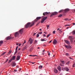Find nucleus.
<instances>
[{"label": "nucleus", "instance_id": "1", "mask_svg": "<svg viewBox=\"0 0 75 75\" xmlns=\"http://www.w3.org/2000/svg\"><path fill=\"white\" fill-rule=\"evenodd\" d=\"M23 29H21L18 32H16L15 33V37L16 38L18 37L19 35V33L21 34H23Z\"/></svg>", "mask_w": 75, "mask_h": 75}, {"label": "nucleus", "instance_id": "2", "mask_svg": "<svg viewBox=\"0 0 75 75\" xmlns=\"http://www.w3.org/2000/svg\"><path fill=\"white\" fill-rule=\"evenodd\" d=\"M41 18V17H37L36 18V19L35 20V23H36V22H37V21H38L39 20H40Z\"/></svg>", "mask_w": 75, "mask_h": 75}, {"label": "nucleus", "instance_id": "3", "mask_svg": "<svg viewBox=\"0 0 75 75\" xmlns=\"http://www.w3.org/2000/svg\"><path fill=\"white\" fill-rule=\"evenodd\" d=\"M31 24V23L29 22L27 23V24H26L25 26V28H27Z\"/></svg>", "mask_w": 75, "mask_h": 75}, {"label": "nucleus", "instance_id": "4", "mask_svg": "<svg viewBox=\"0 0 75 75\" xmlns=\"http://www.w3.org/2000/svg\"><path fill=\"white\" fill-rule=\"evenodd\" d=\"M47 18V17H44V18H43L42 19V20L41 21V23H44V21H45V20H46Z\"/></svg>", "mask_w": 75, "mask_h": 75}, {"label": "nucleus", "instance_id": "5", "mask_svg": "<svg viewBox=\"0 0 75 75\" xmlns=\"http://www.w3.org/2000/svg\"><path fill=\"white\" fill-rule=\"evenodd\" d=\"M13 38H12L11 36H9L6 37L5 39V40H10V39H13Z\"/></svg>", "mask_w": 75, "mask_h": 75}, {"label": "nucleus", "instance_id": "6", "mask_svg": "<svg viewBox=\"0 0 75 75\" xmlns=\"http://www.w3.org/2000/svg\"><path fill=\"white\" fill-rule=\"evenodd\" d=\"M30 41V44H31L33 42V40L31 39V38H30L28 41L29 42Z\"/></svg>", "mask_w": 75, "mask_h": 75}, {"label": "nucleus", "instance_id": "7", "mask_svg": "<svg viewBox=\"0 0 75 75\" xmlns=\"http://www.w3.org/2000/svg\"><path fill=\"white\" fill-rule=\"evenodd\" d=\"M64 46L67 49H69V48H71V46L70 45L67 46L65 45H64Z\"/></svg>", "mask_w": 75, "mask_h": 75}, {"label": "nucleus", "instance_id": "8", "mask_svg": "<svg viewBox=\"0 0 75 75\" xmlns=\"http://www.w3.org/2000/svg\"><path fill=\"white\" fill-rule=\"evenodd\" d=\"M57 43V41L56 39H54L53 42V44L54 45H56Z\"/></svg>", "mask_w": 75, "mask_h": 75}, {"label": "nucleus", "instance_id": "9", "mask_svg": "<svg viewBox=\"0 0 75 75\" xmlns=\"http://www.w3.org/2000/svg\"><path fill=\"white\" fill-rule=\"evenodd\" d=\"M57 14V12H53L52 13V14L51 15L50 17H51L53 16H54V15H56Z\"/></svg>", "mask_w": 75, "mask_h": 75}, {"label": "nucleus", "instance_id": "10", "mask_svg": "<svg viewBox=\"0 0 75 75\" xmlns=\"http://www.w3.org/2000/svg\"><path fill=\"white\" fill-rule=\"evenodd\" d=\"M64 69L65 70H66V71H68L69 70V69H68V67H66V68H64L63 69Z\"/></svg>", "mask_w": 75, "mask_h": 75}, {"label": "nucleus", "instance_id": "11", "mask_svg": "<svg viewBox=\"0 0 75 75\" xmlns=\"http://www.w3.org/2000/svg\"><path fill=\"white\" fill-rule=\"evenodd\" d=\"M64 41L67 44H68V45H70V42H69L68 40H65Z\"/></svg>", "mask_w": 75, "mask_h": 75}, {"label": "nucleus", "instance_id": "12", "mask_svg": "<svg viewBox=\"0 0 75 75\" xmlns=\"http://www.w3.org/2000/svg\"><path fill=\"white\" fill-rule=\"evenodd\" d=\"M11 65H12V67H15V66H16V63L14 62H12Z\"/></svg>", "mask_w": 75, "mask_h": 75}, {"label": "nucleus", "instance_id": "13", "mask_svg": "<svg viewBox=\"0 0 75 75\" xmlns=\"http://www.w3.org/2000/svg\"><path fill=\"white\" fill-rule=\"evenodd\" d=\"M20 55L17 56L16 59L17 61H18L20 59Z\"/></svg>", "mask_w": 75, "mask_h": 75}, {"label": "nucleus", "instance_id": "14", "mask_svg": "<svg viewBox=\"0 0 75 75\" xmlns=\"http://www.w3.org/2000/svg\"><path fill=\"white\" fill-rule=\"evenodd\" d=\"M35 20L33 21V22L32 23V24L30 26V27H32V26H33V25L35 23Z\"/></svg>", "mask_w": 75, "mask_h": 75}, {"label": "nucleus", "instance_id": "15", "mask_svg": "<svg viewBox=\"0 0 75 75\" xmlns=\"http://www.w3.org/2000/svg\"><path fill=\"white\" fill-rule=\"evenodd\" d=\"M15 59H16V56H13L12 58H11V60L13 61V60H15Z\"/></svg>", "mask_w": 75, "mask_h": 75}, {"label": "nucleus", "instance_id": "16", "mask_svg": "<svg viewBox=\"0 0 75 75\" xmlns=\"http://www.w3.org/2000/svg\"><path fill=\"white\" fill-rule=\"evenodd\" d=\"M57 69L59 71H61V67L59 66L57 67Z\"/></svg>", "mask_w": 75, "mask_h": 75}, {"label": "nucleus", "instance_id": "17", "mask_svg": "<svg viewBox=\"0 0 75 75\" xmlns=\"http://www.w3.org/2000/svg\"><path fill=\"white\" fill-rule=\"evenodd\" d=\"M55 73H58V70L57 69H55L54 71Z\"/></svg>", "mask_w": 75, "mask_h": 75}, {"label": "nucleus", "instance_id": "18", "mask_svg": "<svg viewBox=\"0 0 75 75\" xmlns=\"http://www.w3.org/2000/svg\"><path fill=\"white\" fill-rule=\"evenodd\" d=\"M69 40H72V36H69Z\"/></svg>", "mask_w": 75, "mask_h": 75}, {"label": "nucleus", "instance_id": "19", "mask_svg": "<svg viewBox=\"0 0 75 75\" xmlns=\"http://www.w3.org/2000/svg\"><path fill=\"white\" fill-rule=\"evenodd\" d=\"M69 9H66L65 10H64V11L65 12H67V11H69Z\"/></svg>", "mask_w": 75, "mask_h": 75}, {"label": "nucleus", "instance_id": "20", "mask_svg": "<svg viewBox=\"0 0 75 75\" xmlns=\"http://www.w3.org/2000/svg\"><path fill=\"white\" fill-rule=\"evenodd\" d=\"M43 15H44V16H45L46 15H47V12L44 13H43Z\"/></svg>", "mask_w": 75, "mask_h": 75}, {"label": "nucleus", "instance_id": "21", "mask_svg": "<svg viewBox=\"0 0 75 75\" xmlns=\"http://www.w3.org/2000/svg\"><path fill=\"white\" fill-rule=\"evenodd\" d=\"M29 56L30 57H35L36 56H37V55H29Z\"/></svg>", "mask_w": 75, "mask_h": 75}, {"label": "nucleus", "instance_id": "22", "mask_svg": "<svg viewBox=\"0 0 75 75\" xmlns=\"http://www.w3.org/2000/svg\"><path fill=\"white\" fill-rule=\"evenodd\" d=\"M3 43V40L0 41V44H2Z\"/></svg>", "mask_w": 75, "mask_h": 75}, {"label": "nucleus", "instance_id": "23", "mask_svg": "<svg viewBox=\"0 0 75 75\" xmlns=\"http://www.w3.org/2000/svg\"><path fill=\"white\" fill-rule=\"evenodd\" d=\"M72 34L73 35H74L75 34V30L72 31Z\"/></svg>", "mask_w": 75, "mask_h": 75}, {"label": "nucleus", "instance_id": "24", "mask_svg": "<svg viewBox=\"0 0 75 75\" xmlns=\"http://www.w3.org/2000/svg\"><path fill=\"white\" fill-rule=\"evenodd\" d=\"M39 68L40 69H41V68H42V66H40L39 67Z\"/></svg>", "mask_w": 75, "mask_h": 75}, {"label": "nucleus", "instance_id": "25", "mask_svg": "<svg viewBox=\"0 0 75 75\" xmlns=\"http://www.w3.org/2000/svg\"><path fill=\"white\" fill-rule=\"evenodd\" d=\"M6 52H4V53H3L1 55V56L2 55H4V54H6Z\"/></svg>", "mask_w": 75, "mask_h": 75}, {"label": "nucleus", "instance_id": "26", "mask_svg": "<svg viewBox=\"0 0 75 75\" xmlns=\"http://www.w3.org/2000/svg\"><path fill=\"white\" fill-rule=\"evenodd\" d=\"M60 62H61V63L62 64H64V61L60 60Z\"/></svg>", "mask_w": 75, "mask_h": 75}, {"label": "nucleus", "instance_id": "27", "mask_svg": "<svg viewBox=\"0 0 75 75\" xmlns=\"http://www.w3.org/2000/svg\"><path fill=\"white\" fill-rule=\"evenodd\" d=\"M41 41H46V40H45L44 39H41Z\"/></svg>", "mask_w": 75, "mask_h": 75}, {"label": "nucleus", "instance_id": "28", "mask_svg": "<svg viewBox=\"0 0 75 75\" xmlns=\"http://www.w3.org/2000/svg\"><path fill=\"white\" fill-rule=\"evenodd\" d=\"M63 11H64V10H61L60 11H59V13H61V12H62Z\"/></svg>", "mask_w": 75, "mask_h": 75}, {"label": "nucleus", "instance_id": "29", "mask_svg": "<svg viewBox=\"0 0 75 75\" xmlns=\"http://www.w3.org/2000/svg\"><path fill=\"white\" fill-rule=\"evenodd\" d=\"M70 42H71V44H72L73 43V40H72V39H71L70 40Z\"/></svg>", "mask_w": 75, "mask_h": 75}, {"label": "nucleus", "instance_id": "30", "mask_svg": "<svg viewBox=\"0 0 75 75\" xmlns=\"http://www.w3.org/2000/svg\"><path fill=\"white\" fill-rule=\"evenodd\" d=\"M12 61V60H11V59H10L8 61V63H10Z\"/></svg>", "mask_w": 75, "mask_h": 75}, {"label": "nucleus", "instance_id": "31", "mask_svg": "<svg viewBox=\"0 0 75 75\" xmlns=\"http://www.w3.org/2000/svg\"><path fill=\"white\" fill-rule=\"evenodd\" d=\"M37 43V41L36 40H35V42H34V44H36V43Z\"/></svg>", "mask_w": 75, "mask_h": 75}, {"label": "nucleus", "instance_id": "32", "mask_svg": "<svg viewBox=\"0 0 75 75\" xmlns=\"http://www.w3.org/2000/svg\"><path fill=\"white\" fill-rule=\"evenodd\" d=\"M62 14H60L59 16H58L59 17H62Z\"/></svg>", "mask_w": 75, "mask_h": 75}, {"label": "nucleus", "instance_id": "33", "mask_svg": "<svg viewBox=\"0 0 75 75\" xmlns=\"http://www.w3.org/2000/svg\"><path fill=\"white\" fill-rule=\"evenodd\" d=\"M60 66H61L62 67H63L64 66L63 64H60Z\"/></svg>", "mask_w": 75, "mask_h": 75}, {"label": "nucleus", "instance_id": "34", "mask_svg": "<svg viewBox=\"0 0 75 75\" xmlns=\"http://www.w3.org/2000/svg\"><path fill=\"white\" fill-rule=\"evenodd\" d=\"M25 42H26V40H24V42L23 44V45H24V44H25Z\"/></svg>", "mask_w": 75, "mask_h": 75}, {"label": "nucleus", "instance_id": "35", "mask_svg": "<svg viewBox=\"0 0 75 75\" xmlns=\"http://www.w3.org/2000/svg\"><path fill=\"white\" fill-rule=\"evenodd\" d=\"M39 34H37V36H36L37 38H38V37H39Z\"/></svg>", "mask_w": 75, "mask_h": 75}, {"label": "nucleus", "instance_id": "36", "mask_svg": "<svg viewBox=\"0 0 75 75\" xmlns=\"http://www.w3.org/2000/svg\"><path fill=\"white\" fill-rule=\"evenodd\" d=\"M50 35H51L50 34H48L47 35V38H48V37H49V36H50Z\"/></svg>", "mask_w": 75, "mask_h": 75}, {"label": "nucleus", "instance_id": "37", "mask_svg": "<svg viewBox=\"0 0 75 75\" xmlns=\"http://www.w3.org/2000/svg\"><path fill=\"white\" fill-rule=\"evenodd\" d=\"M66 55H67V56H68V55H69V54L68 53H66Z\"/></svg>", "mask_w": 75, "mask_h": 75}, {"label": "nucleus", "instance_id": "38", "mask_svg": "<svg viewBox=\"0 0 75 75\" xmlns=\"http://www.w3.org/2000/svg\"><path fill=\"white\" fill-rule=\"evenodd\" d=\"M42 32H39L38 33V34H42Z\"/></svg>", "mask_w": 75, "mask_h": 75}, {"label": "nucleus", "instance_id": "39", "mask_svg": "<svg viewBox=\"0 0 75 75\" xmlns=\"http://www.w3.org/2000/svg\"><path fill=\"white\" fill-rule=\"evenodd\" d=\"M49 27H50V25H47V29H48Z\"/></svg>", "mask_w": 75, "mask_h": 75}, {"label": "nucleus", "instance_id": "40", "mask_svg": "<svg viewBox=\"0 0 75 75\" xmlns=\"http://www.w3.org/2000/svg\"><path fill=\"white\" fill-rule=\"evenodd\" d=\"M70 25H65V26H66V27H67V26H70Z\"/></svg>", "mask_w": 75, "mask_h": 75}, {"label": "nucleus", "instance_id": "41", "mask_svg": "<svg viewBox=\"0 0 75 75\" xmlns=\"http://www.w3.org/2000/svg\"><path fill=\"white\" fill-rule=\"evenodd\" d=\"M69 63V61H68L67 62V63H66V64H68Z\"/></svg>", "mask_w": 75, "mask_h": 75}, {"label": "nucleus", "instance_id": "42", "mask_svg": "<svg viewBox=\"0 0 75 75\" xmlns=\"http://www.w3.org/2000/svg\"><path fill=\"white\" fill-rule=\"evenodd\" d=\"M30 63H31V64H35V62H30Z\"/></svg>", "mask_w": 75, "mask_h": 75}, {"label": "nucleus", "instance_id": "43", "mask_svg": "<svg viewBox=\"0 0 75 75\" xmlns=\"http://www.w3.org/2000/svg\"><path fill=\"white\" fill-rule=\"evenodd\" d=\"M11 52H12L10 50L8 53H9V54H11Z\"/></svg>", "mask_w": 75, "mask_h": 75}, {"label": "nucleus", "instance_id": "44", "mask_svg": "<svg viewBox=\"0 0 75 75\" xmlns=\"http://www.w3.org/2000/svg\"><path fill=\"white\" fill-rule=\"evenodd\" d=\"M53 34H55V31H54L53 32Z\"/></svg>", "mask_w": 75, "mask_h": 75}, {"label": "nucleus", "instance_id": "45", "mask_svg": "<svg viewBox=\"0 0 75 75\" xmlns=\"http://www.w3.org/2000/svg\"><path fill=\"white\" fill-rule=\"evenodd\" d=\"M75 64H74L73 65V67H75Z\"/></svg>", "mask_w": 75, "mask_h": 75}, {"label": "nucleus", "instance_id": "46", "mask_svg": "<svg viewBox=\"0 0 75 75\" xmlns=\"http://www.w3.org/2000/svg\"><path fill=\"white\" fill-rule=\"evenodd\" d=\"M51 14V13H50V12H49V13H48L47 12V14Z\"/></svg>", "mask_w": 75, "mask_h": 75}, {"label": "nucleus", "instance_id": "47", "mask_svg": "<svg viewBox=\"0 0 75 75\" xmlns=\"http://www.w3.org/2000/svg\"><path fill=\"white\" fill-rule=\"evenodd\" d=\"M8 61V59H7L6 61L5 62H7Z\"/></svg>", "mask_w": 75, "mask_h": 75}, {"label": "nucleus", "instance_id": "48", "mask_svg": "<svg viewBox=\"0 0 75 75\" xmlns=\"http://www.w3.org/2000/svg\"><path fill=\"white\" fill-rule=\"evenodd\" d=\"M17 51H18L17 50H16V51L15 52V54H16L17 52Z\"/></svg>", "mask_w": 75, "mask_h": 75}, {"label": "nucleus", "instance_id": "49", "mask_svg": "<svg viewBox=\"0 0 75 75\" xmlns=\"http://www.w3.org/2000/svg\"><path fill=\"white\" fill-rule=\"evenodd\" d=\"M68 19H67V18H66V19H64V20L65 21H67V20H68Z\"/></svg>", "mask_w": 75, "mask_h": 75}, {"label": "nucleus", "instance_id": "50", "mask_svg": "<svg viewBox=\"0 0 75 75\" xmlns=\"http://www.w3.org/2000/svg\"><path fill=\"white\" fill-rule=\"evenodd\" d=\"M43 36H44V37H45L46 36V35H45V34H43Z\"/></svg>", "mask_w": 75, "mask_h": 75}, {"label": "nucleus", "instance_id": "51", "mask_svg": "<svg viewBox=\"0 0 75 75\" xmlns=\"http://www.w3.org/2000/svg\"><path fill=\"white\" fill-rule=\"evenodd\" d=\"M38 24H39V23H38L36 24V26H37V25H38Z\"/></svg>", "mask_w": 75, "mask_h": 75}, {"label": "nucleus", "instance_id": "52", "mask_svg": "<svg viewBox=\"0 0 75 75\" xmlns=\"http://www.w3.org/2000/svg\"><path fill=\"white\" fill-rule=\"evenodd\" d=\"M69 58L70 59H73L71 58V57H69Z\"/></svg>", "mask_w": 75, "mask_h": 75}, {"label": "nucleus", "instance_id": "53", "mask_svg": "<svg viewBox=\"0 0 75 75\" xmlns=\"http://www.w3.org/2000/svg\"><path fill=\"white\" fill-rule=\"evenodd\" d=\"M52 41V40H51L49 42V43H50V42H51Z\"/></svg>", "mask_w": 75, "mask_h": 75}, {"label": "nucleus", "instance_id": "54", "mask_svg": "<svg viewBox=\"0 0 75 75\" xmlns=\"http://www.w3.org/2000/svg\"><path fill=\"white\" fill-rule=\"evenodd\" d=\"M48 55L50 56V53L48 54Z\"/></svg>", "mask_w": 75, "mask_h": 75}, {"label": "nucleus", "instance_id": "55", "mask_svg": "<svg viewBox=\"0 0 75 75\" xmlns=\"http://www.w3.org/2000/svg\"><path fill=\"white\" fill-rule=\"evenodd\" d=\"M21 45V44H19L18 45L19 47H20V46Z\"/></svg>", "mask_w": 75, "mask_h": 75}, {"label": "nucleus", "instance_id": "56", "mask_svg": "<svg viewBox=\"0 0 75 75\" xmlns=\"http://www.w3.org/2000/svg\"><path fill=\"white\" fill-rule=\"evenodd\" d=\"M37 34V33H34V34H33V35H34V36L35 35V34Z\"/></svg>", "mask_w": 75, "mask_h": 75}, {"label": "nucleus", "instance_id": "57", "mask_svg": "<svg viewBox=\"0 0 75 75\" xmlns=\"http://www.w3.org/2000/svg\"><path fill=\"white\" fill-rule=\"evenodd\" d=\"M14 71H15V72H16V71H17V70L15 69V70H14Z\"/></svg>", "mask_w": 75, "mask_h": 75}, {"label": "nucleus", "instance_id": "58", "mask_svg": "<svg viewBox=\"0 0 75 75\" xmlns=\"http://www.w3.org/2000/svg\"><path fill=\"white\" fill-rule=\"evenodd\" d=\"M19 67L18 66H17L16 68H19V67Z\"/></svg>", "mask_w": 75, "mask_h": 75}, {"label": "nucleus", "instance_id": "59", "mask_svg": "<svg viewBox=\"0 0 75 75\" xmlns=\"http://www.w3.org/2000/svg\"><path fill=\"white\" fill-rule=\"evenodd\" d=\"M47 53H48V54H49V53H50V52H49L48 51H47Z\"/></svg>", "mask_w": 75, "mask_h": 75}, {"label": "nucleus", "instance_id": "60", "mask_svg": "<svg viewBox=\"0 0 75 75\" xmlns=\"http://www.w3.org/2000/svg\"><path fill=\"white\" fill-rule=\"evenodd\" d=\"M44 52H43L42 53V55H44Z\"/></svg>", "mask_w": 75, "mask_h": 75}, {"label": "nucleus", "instance_id": "61", "mask_svg": "<svg viewBox=\"0 0 75 75\" xmlns=\"http://www.w3.org/2000/svg\"><path fill=\"white\" fill-rule=\"evenodd\" d=\"M58 30H59V28H58L57 29V31H58Z\"/></svg>", "mask_w": 75, "mask_h": 75}, {"label": "nucleus", "instance_id": "62", "mask_svg": "<svg viewBox=\"0 0 75 75\" xmlns=\"http://www.w3.org/2000/svg\"><path fill=\"white\" fill-rule=\"evenodd\" d=\"M19 50H20V48L18 49V51H19Z\"/></svg>", "mask_w": 75, "mask_h": 75}, {"label": "nucleus", "instance_id": "63", "mask_svg": "<svg viewBox=\"0 0 75 75\" xmlns=\"http://www.w3.org/2000/svg\"><path fill=\"white\" fill-rule=\"evenodd\" d=\"M69 28V27H67V29H68Z\"/></svg>", "mask_w": 75, "mask_h": 75}, {"label": "nucleus", "instance_id": "64", "mask_svg": "<svg viewBox=\"0 0 75 75\" xmlns=\"http://www.w3.org/2000/svg\"><path fill=\"white\" fill-rule=\"evenodd\" d=\"M41 30H42V29H40V31H41Z\"/></svg>", "mask_w": 75, "mask_h": 75}]
</instances>
